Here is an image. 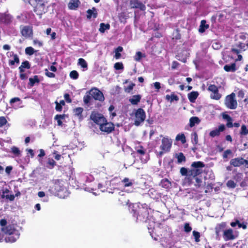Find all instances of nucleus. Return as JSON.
Listing matches in <instances>:
<instances>
[{
    "label": "nucleus",
    "mask_w": 248,
    "mask_h": 248,
    "mask_svg": "<svg viewBox=\"0 0 248 248\" xmlns=\"http://www.w3.org/2000/svg\"><path fill=\"white\" fill-rule=\"evenodd\" d=\"M204 167V163L199 161L193 162L190 169L182 167L180 172L182 176H185L183 180V185L187 186L193 185L197 188L200 187L202 183L201 175L202 173V168Z\"/></svg>",
    "instance_id": "obj_1"
},
{
    "label": "nucleus",
    "mask_w": 248,
    "mask_h": 248,
    "mask_svg": "<svg viewBox=\"0 0 248 248\" xmlns=\"http://www.w3.org/2000/svg\"><path fill=\"white\" fill-rule=\"evenodd\" d=\"M16 227V224H9L5 227L1 228L3 232L8 235L5 238L6 242L14 243L19 238L20 233Z\"/></svg>",
    "instance_id": "obj_2"
},
{
    "label": "nucleus",
    "mask_w": 248,
    "mask_h": 248,
    "mask_svg": "<svg viewBox=\"0 0 248 248\" xmlns=\"http://www.w3.org/2000/svg\"><path fill=\"white\" fill-rule=\"evenodd\" d=\"M31 5L33 7V11L40 17L47 12L48 0H32Z\"/></svg>",
    "instance_id": "obj_3"
},
{
    "label": "nucleus",
    "mask_w": 248,
    "mask_h": 248,
    "mask_svg": "<svg viewBox=\"0 0 248 248\" xmlns=\"http://www.w3.org/2000/svg\"><path fill=\"white\" fill-rule=\"evenodd\" d=\"M171 146V140L168 138L163 137L161 140V144L160 146L161 151L157 153V156L161 157L164 153L169 152Z\"/></svg>",
    "instance_id": "obj_4"
},
{
    "label": "nucleus",
    "mask_w": 248,
    "mask_h": 248,
    "mask_svg": "<svg viewBox=\"0 0 248 248\" xmlns=\"http://www.w3.org/2000/svg\"><path fill=\"white\" fill-rule=\"evenodd\" d=\"M224 104L226 107L231 109H235L237 107V102L235 99V94L232 93L226 96Z\"/></svg>",
    "instance_id": "obj_5"
},
{
    "label": "nucleus",
    "mask_w": 248,
    "mask_h": 248,
    "mask_svg": "<svg viewBox=\"0 0 248 248\" xmlns=\"http://www.w3.org/2000/svg\"><path fill=\"white\" fill-rule=\"evenodd\" d=\"M135 125L139 126L140 124L143 122L146 118V113L143 109L141 108H138L135 112Z\"/></svg>",
    "instance_id": "obj_6"
},
{
    "label": "nucleus",
    "mask_w": 248,
    "mask_h": 248,
    "mask_svg": "<svg viewBox=\"0 0 248 248\" xmlns=\"http://www.w3.org/2000/svg\"><path fill=\"white\" fill-rule=\"evenodd\" d=\"M90 119L96 124L100 126L102 124L106 122V118L100 113L93 111L90 115Z\"/></svg>",
    "instance_id": "obj_7"
},
{
    "label": "nucleus",
    "mask_w": 248,
    "mask_h": 248,
    "mask_svg": "<svg viewBox=\"0 0 248 248\" xmlns=\"http://www.w3.org/2000/svg\"><path fill=\"white\" fill-rule=\"evenodd\" d=\"M115 125L113 123L111 122H108L106 120V122L102 124L100 126H99V129L100 131L107 133L108 134L111 133L114 130Z\"/></svg>",
    "instance_id": "obj_8"
},
{
    "label": "nucleus",
    "mask_w": 248,
    "mask_h": 248,
    "mask_svg": "<svg viewBox=\"0 0 248 248\" xmlns=\"http://www.w3.org/2000/svg\"><path fill=\"white\" fill-rule=\"evenodd\" d=\"M208 90L212 92L210 94L211 98L217 100L221 98V94L219 93L218 89L215 85H210L208 87Z\"/></svg>",
    "instance_id": "obj_9"
},
{
    "label": "nucleus",
    "mask_w": 248,
    "mask_h": 248,
    "mask_svg": "<svg viewBox=\"0 0 248 248\" xmlns=\"http://www.w3.org/2000/svg\"><path fill=\"white\" fill-rule=\"evenodd\" d=\"M90 93L92 97L96 100L103 101L105 99L102 92L96 88H92L90 91Z\"/></svg>",
    "instance_id": "obj_10"
},
{
    "label": "nucleus",
    "mask_w": 248,
    "mask_h": 248,
    "mask_svg": "<svg viewBox=\"0 0 248 248\" xmlns=\"http://www.w3.org/2000/svg\"><path fill=\"white\" fill-rule=\"evenodd\" d=\"M223 237L225 241H227L235 239L237 237V235L234 234L232 229L229 228L223 231Z\"/></svg>",
    "instance_id": "obj_11"
},
{
    "label": "nucleus",
    "mask_w": 248,
    "mask_h": 248,
    "mask_svg": "<svg viewBox=\"0 0 248 248\" xmlns=\"http://www.w3.org/2000/svg\"><path fill=\"white\" fill-rule=\"evenodd\" d=\"M143 210L144 211L141 212L140 214L138 216V213H137L135 210H132V211H133V216L136 217L137 219H138L139 217V219L141 221H146L148 218L149 212L147 209H143Z\"/></svg>",
    "instance_id": "obj_12"
},
{
    "label": "nucleus",
    "mask_w": 248,
    "mask_h": 248,
    "mask_svg": "<svg viewBox=\"0 0 248 248\" xmlns=\"http://www.w3.org/2000/svg\"><path fill=\"white\" fill-rule=\"evenodd\" d=\"M130 6L131 8L139 9L141 11H144L146 9L145 5L139 0H131Z\"/></svg>",
    "instance_id": "obj_13"
},
{
    "label": "nucleus",
    "mask_w": 248,
    "mask_h": 248,
    "mask_svg": "<svg viewBox=\"0 0 248 248\" xmlns=\"http://www.w3.org/2000/svg\"><path fill=\"white\" fill-rule=\"evenodd\" d=\"M21 33L22 36L25 37H30L33 35L32 27L25 26L21 30Z\"/></svg>",
    "instance_id": "obj_14"
},
{
    "label": "nucleus",
    "mask_w": 248,
    "mask_h": 248,
    "mask_svg": "<svg viewBox=\"0 0 248 248\" xmlns=\"http://www.w3.org/2000/svg\"><path fill=\"white\" fill-rule=\"evenodd\" d=\"M225 130V126L223 124L219 125L217 129H216L211 131L209 133V136L212 138L218 136L221 132H223Z\"/></svg>",
    "instance_id": "obj_15"
},
{
    "label": "nucleus",
    "mask_w": 248,
    "mask_h": 248,
    "mask_svg": "<svg viewBox=\"0 0 248 248\" xmlns=\"http://www.w3.org/2000/svg\"><path fill=\"white\" fill-rule=\"evenodd\" d=\"M226 223L225 222H222L217 225L215 227V232L217 237H219L220 232H223L225 228L226 227Z\"/></svg>",
    "instance_id": "obj_16"
},
{
    "label": "nucleus",
    "mask_w": 248,
    "mask_h": 248,
    "mask_svg": "<svg viewBox=\"0 0 248 248\" xmlns=\"http://www.w3.org/2000/svg\"><path fill=\"white\" fill-rule=\"evenodd\" d=\"M244 160L243 157H237L231 159L230 163L234 167H240L244 164Z\"/></svg>",
    "instance_id": "obj_17"
},
{
    "label": "nucleus",
    "mask_w": 248,
    "mask_h": 248,
    "mask_svg": "<svg viewBox=\"0 0 248 248\" xmlns=\"http://www.w3.org/2000/svg\"><path fill=\"white\" fill-rule=\"evenodd\" d=\"M11 16L9 14H1L0 15V22L5 24H10L12 21Z\"/></svg>",
    "instance_id": "obj_18"
},
{
    "label": "nucleus",
    "mask_w": 248,
    "mask_h": 248,
    "mask_svg": "<svg viewBox=\"0 0 248 248\" xmlns=\"http://www.w3.org/2000/svg\"><path fill=\"white\" fill-rule=\"evenodd\" d=\"M97 12L95 7H93L92 9H88L87 11V18L90 19L92 17L95 18L97 16Z\"/></svg>",
    "instance_id": "obj_19"
},
{
    "label": "nucleus",
    "mask_w": 248,
    "mask_h": 248,
    "mask_svg": "<svg viewBox=\"0 0 248 248\" xmlns=\"http://www.w3.org/2000/svg\"><path fill=\"white\" fill-rule=\"evenodd\" d=\"M80 4V2L79 0H71L68 4V7L70 10H76Z\"/></svg>",
    "instance_id": "obj_20"
},
{
    "label": "nucleus",
    "mask_w": 248,
    "mask_h": 248,
    "mask_svg": "<svg viewBox=\"0 0 248 248\" xmlns=\"http://www.w3.org/2000/svg\"><path fill=\"white\" fill-rule=\"evenodd\" d=\"M222 118L223 119L226 120L227 122L226 124V126L228 128L232 127V118L227 114L223 113L222 114Z\"/></svg>",
    "instance_id": "obj_21"
},
{
    "label": "nucleus",
    "mask_w": 248,
    "mask_h": 248,
    "mask_svg": "<svg viewBox=\"0 0 248 248\" xmlns=\"http://www.w3.org/2000/svg\"><path fill=\"white\" fill-rule=\"evenodd\" d=\"M141 98L140 94L134 95L129 99V101L132 105H136L140 102Z\"/></svg>",
    "instance_id": "obj_22"
},
{
    "label": "nucleus",
    "mask_w": 248,
    "mask_h": 248,
    "mask_svg": "<svg viewBox=\"0 0 248 248\" xmlns=\"http://www.w3.org/2000/svg\"><path fill=\"white\" fill-rule=\"evenodd\" d=\"M159 185L163 188L168 189L170 187L171 183L168 179L164 178L161 181Z\"/></svg>",
    "instance_id": "obj_23"
},
{
    "label": "nucleus",
    "mask_w": 248,
    "mask_h": 248,
    "mask_svg": "<svg viewBox=\"0 0 248 248\" xmlns=\"http://www.w3.org/2000/svg\"><path fill=\"white\" fill-rule=\"evenodd\" d=\"M198 95L199 93L198 92L193 91L188 94V98L190 102L194 103L197 98Z\"/></svg>",
    "instance_id": "obj_24"
},
{
    "label": "nucleus",
    "mask_w": 248,
    "mask_h": 248,
    "mask_svg": "<svg viewBox=\"0 0 248 248\" xmlns=\"http://www.w3.org/2000/svg\"><path fill=\"white\" fill-rule=\"evenodd\" d=\"M209 26L206 24V21L205 20H202L201 22L200 27L199 29V31L201 33L204 32L205 30L208 29Z\"/></svg>",
    "instance_id": "obj_25"
},
{
    "label": "nucleus",
    "mask_w": 248,
    "mask_h": 248,
    "mask_svg": "<svg viewBox=\"0 0 248 248\" xmlns=\"http://www.w3.org/2000/svg\"><path fill=\"white\" fill-rule=\"evenodd\" d=\"M73 111L75 113V115L77 116L79 119H83L82 112L83 111V108L81 107L76 108L74 109Z\"/></svg>",
    "instance_id": "obj_26"
},
{
    "label": "nucleus",
    "mask_w": 248,
    "mask_h": 248,
    "mask_svg": "<svg viewBox=\"0 0 248 248\" xmlns=\"http://www.w3.org/2000/svg\"><path fill=\"white\" fill-rule=\"evenodd\" d=\"M31 68V64L28 61H24L22 62L21 65L19 67L20 73L24 72V68L30 69Z\"/></svg>",
    "instance_id": "obj_27"
},
{
    "label": "nucleus",
    "mask_w": 248,
    "mask_h": 248,
    "mask_svg": "<svg viewBox=\"0 0 248 248\" xmlns=\"http://www.w3.org/2000/svg\"><path fill=\"white\" fill-rule=\"evenodd\" d=\"M224 69L226 72H234L236 71V64L235 63H232L231 64H226L224 66Z\"/></svg>",
    "instance_id": "obj_28"
},
{
    "label": "nucleus",
    "mask_w": 248,
    "mask_h": 248,
    "mask_svg": "<svg viewBox=\"0 0 248 248\" xmlns=\"http://www.w3.org/2000/svg\"><path fill=\"white\" fill-rule=\"evenodd\" d=\"M39 82L40 80L38 78V76L35 75L33 76V78H29V82L28 83V85L31 87L34 85L35 83H39Z\"/></svg>",
    "instance_id": "obj_29"
},
{
    "label": "nucleus",
    "mask_w": 248,
    "mask_h": 248,
    "mask_svg": "<svg viewBox=\"0 0 248 248\" xmlns=\"http://www.w3.org/2000/svg\"><path fill=\"white\" fill-rule=\"evenodd\" d=\"M200 122V120L197 117H192L189 119V125L190 127H193L195 124H198Z\"/></svg>",
    "instance_id": "obj_30"
},
{
    "label": "nucleus",
    "mask_w": 248,
    "mask_h": 248,
    "mask_svg": "<svg viewBox=\"0 0 248 248\" xmlns=\"http://www.w3.org/2000/svg\"><path fill=\"white\" fill-rule=\"evenodd\" d=\"M110 27V25L108 23L105 24L104 23H101L100 24L99 31L101 33H104L105 31L107 30H109Z\"/></svg>",
    "instance_id": "obj_31"
},
{
    "label": "nucleus",
    "mask_w": 248,
    "mask_h": 248,
    "mask_svg": "<svg viewBox=\"0 0 248 248\" xmlns=\"http://www.w3.org/2000/svg\"><path fill=\"white\" fill-rule=\"evenodd\" d=\"M176 157L177 159V163L180 164L186 161V158L183 153H179L176 154Z\"/></svg>",
    "instance_id": "obj_32"
},
{
    "label": "nucleus",
    "mask_w": 248,
    "mask_h": 248,
    "mask_svg": "<svg viewBox=\"0 0 248 248\" xmlns=\"http://www.w3.org/2000/svg\"><path fill=\"white\" fill-rule=\"evenodd\" d=\"M123 51V48L122 46H119L115 49V58L116 59H119L121 57V54L120 52Z\"/></svg>",
    "instance_id": "obj_33"
},
{
    "label": "nucleus",
    "mask_w": 248,
    "mask_h": 248,
    "mask_svg": "<svg viewBox=\"0 0 248 248\" xmlns=\"http://www.w3.org/2000/svg\"><path fill=\"white\" fill-rule=\"evenodd\" d=\"M121 182L123 184L124 187L131 186L133 185L132 180L126 177L122 180Z\"/></svg>",
    "instance_id": "obj_34"
},
{
    "label": "nucleus",
    "mask_w": 248,
    "mask_h": 248,
    "mask_svg": "<svg viewBox=\"0 0 248 248\" xmlns=\"http://www.w3.org/2000/svg\"><path fill=\"white\" fill-rule=\"evenodd\" d=\"M56 165V162L52 158H48L46 163V167L52 169Z\"/></svg>",
    "instance_id": "obj_35"
},
{
    "label": "nucleus",
    "mask_w": 248,
    "mask_h": 248,
    "mask_svg": "<svg viewBox=\"0 0 248 248\" xmlns=\"http://www.w3.org/2000/svg\"><path fill=\"white\" fill-rule=\"evenodd\" d=\"M64 118V115H59L57 114L56 115L54 119L55 120H57V124L59 126H62V119H63Z\"/></svg>",
    "instance_id": "obj_36"
},
{
    "label": "nucleus",
    "mask_w": 248,
    "mask_h": 248,
    "mask_svg": "<svg viewBox=\"0 0 248 248\" xmlns=\"http://www.w3.org/2000/svg\"><path fill=\"white\" fill-rule=\"evenodd\" d=\"M243 178V174L241 172L236 173L233 177V179L237 182H241Z\"/></svg>",
    "instance_id": "obj_37"
},
{
    "label": "nucleus",
    "mask_w": 248,
    "mask_h": 248,
    "mask_svg": "<svg viewBox=\"0 0 248 248\" xmlns=\"http://www.w3.org/2000/svg\"><path fill=\"white\" fill-rule=\"evenodd\" d=\"M78 64L83 68H88V64L86 61L83 58H79L78 60Z\"/></svg>",
    "instance_id": "obj_38"
},
{
    "label": "nucleus",
    "mask_w": 248,
    "mask_h": 248,
    "mask_svg": "<svg viewBox=\"0 0 248 248\" xmlns=\"http://www.w3.org/2000/svg\"><path fill=\"white\" fill-rule=\"evenodd\" d=\"M14 60H10L9 61V65H14L15 63H19V59L18 56L17 54H14Z\"/></svg>",
    "instance_id": "obj_39"
},
{
    "label": "nucleus",
    "mask_w": 248,
    "mask_h": 248,
    "mask_svg": "<svg viewBox=\"0 0 248 248\" xmlns=\"http://www.w3.org/2000/svg\"><path fill=\"white\" fill-rule=\"evenodd\" d=\"M136 150V153L140 155H143L146 153V149L142 146L137 147Z\"/></svg>",
    "instance_id": "obj_40"
},
{
    "label": "nucleus",
    "mask_w": 248,
    "mask_h": 248,
    "mask_svg": "<svg viewBox=\"0 0 248 248\" xmlns=\"http://www.w3.org/2000/svg\"><path fill=\"white\" fill-rule=\"evenodd\" d=\"M11 152L16 156H19L21 152L18 148L16 146H13L11 148Z\"/></svg>",
    "instance_id": "obj_41"
},
{
    "label": "nucleus",
    "mask_w": 248,
    "mask_h": 248,
    "mask_svg": "<svg viewBox=\"0 0 248 248\" xmlns=\"http://www.w3.org/2000/svg\"><path fill=\"white\" fill-rule=\"evenodd\" d=\"M177 141L180 140L182 143H185L186 142V137L184 134H178L175 138Z\"/></svg>",
    "instance_id": "obj_42"
},
{
    "label": "nucleus",
    "mask_w": 248,
    "mask_h": 248,
    "mask_svg": "<svg viewBox=\"0 0 248 248\" xmlns=\"http://www.w3.org/2000/svg\"><path fill=\"white\" fill-rule=\"evenodd\" d=\"M25 53L27 55H32L36 51L31 46L27 47L25 48Z\"/></svg>",
    "instance_id": "obj_43"
},
{
    "label": "nucleus",
    "mask_w": 248,
    "mask_h": 248,
    "mask_svg": "<svg viewBox=\"0 0 248 248\" xmlns=\"http://www.w3.org/2000/svg\"><path fill=\"white\" fill-rule=\"evenodd\" d=\"M69 76L73 79H77L79 77V74L77 71L73 70L70 73Z\"/></svg>",
    "instance_id": "obj_44"
},
{
    "label": "nucleus",
    "mask_w": 248,
    "mask_h": 248,
    "mask_svg": "<svg viewBox=\"0 0 248 248\" xmlns=\"http://www.w3.org/2000/svg\"><path fill=\"white\" fill-rule=\"evenodd\" d=\"M193 235L194 237L195 241L196 242H199L200 241V233L199 232L193 231Z\"/></svg>",
    "instance_id": "obj_45"
},
{
    "label": "nucleus",
    "mask_w": 248,
    "mask_h": 248,
    "mask_svg": "<svg viewBox=\"0 0 248 248\" xmlns=\"http://www.w3.org/2000/svg\"><path fill=\"white\" fill-rule=\"evenodd\" d=\"M240 134L241 135H246L248 134V129H247V126L245 124L242 125Z\"/></svg>",
    "instance_id": "obj_46"
},
{
    "label": "nucleus",
    "mask_w": 248,
    "mask_h": 248,
    "mask_svg": "<svg viewBox=\"0 0 248 248\" xmlns=\"http://www.w3.org/2000/svg\"><path fill=\"white\" fill-rule=\"evenodd\" d=\"M142 57V54L140 51L136 52L135 56L134 57V59L136 62H139Z\"/></svg>",
    "instance_id": "obj_47"
},
{
    "label": "nucleus",
    "mask_w": 248,
    "mask_h": 248,
    "mask_svg": "<svg viewBox=\"0 0 248 248\" xmlns=\"http://www.w3.org/2000/svg\"><path fill=\"white\" fill-rule=\"evenodd\" d=\"M114 67L117 70H123L124 68L123 63L121 62L115 63L114 64Z\"/></svg>",
    "instance_id": "obj_48"
},
{
    "label": "nucleus",
    "mask_w": 248,
    "mask_h": 248,
    "mask_svg": "<svg viewBox=\"0 0 248 248\" xmlns=\"http://www.w3.org/2000/svg\"><path fill=\"white\" fill-rule=\"evenodd\" d=\"M135 86V84L133 83H132L128 86L126 87H125L124 88V90L126 93H129L133 89V88Z\"/></svg>",
    "instance_id": "obj_49"
},
{
    "label": "nucleus",
    "mask_w": 248,
    "mask_h": 248,
    "mask_svg": "<svg viewBox=\"0 0 248 248\" xmlns=\"http://www.w3.org/2000/svg\"><path fill=\"white\" fill-rule=\"evenodd\" d=\"M227 186L229 188H234L236 187V184L233 180H229L227 184Z\"/></svg>",
    "instance_id": "obj_50"
},
{
    "label": "nucleus",
    "mask_w": 248,
    "mask_h": 248,
    "mask_svg": "<svg viewBox=\"0 0 248 248\" xmlns=\"http://www.w3.org/2000/svg\"><path fill=\"white\" fill-rule=\"evenodd\" d=\"M7 123V121L5 117H0V128L5 125Z\"/></svg>",
    "instance_id": "obj_51"
},
{
    "label": "nucleus",
    "mask_w": 248,
    "mask_h": 248,
    "mask_svg": "<svg viewBox=\"0 0 248 248\" xmlns=\"http://www.w3.org/2000/svg\"><path fill=\"white\" fill-rule=\"evenodd\" d=\"M45 75L48 78H54L55 77V74L53 73L49 72L47 69H45Z\"/></svg>",
    "instance_id": "obj_52"
},
{
    "label": "nucleus",
    "mask_w": 248,
    "mask_h": 248,
    "mask_svg": "<svg viewBox=\"0 0 248 248\" xmlns=\"http://www.w3.org/2000/svg\"><path fill=\"white\" fill-rule=\"evenodd\" d=\"M91 99H92V97L90 95L87 94V95H84L83 97L84 103L86 105L90 103Z\"/></svg>",
    "instance_id": "obj_53"
},
{
    "label": "nucleus",
    "mask_w": 248,
    "mask_h": 248,
    "mask_svg": "<svg viewBox=\"0 0 248 248\" xmlns=\"http://www.w3.org/2000/svg\"><path fill=\"white\" fill-rule=\"evenodd\" d=\"M192 136L193 139V143L194 144H197L198 143V136L197 133L196 132H194L192 134Z\"/></svg>",
    "instance_id": "obj_54"
},
{
    "label": "nucleus",
    "mask_w": 248,
    "mask_h": 248,
    "mask_svg": "<svg viewBox=\"0 0 248 248\" xmlns=\"http://www.w3.org/2000/svg\"><path fill=\"white\" fill-rule=\"evenodd\" d=\"M192 230V228L190 226L189 224L186 223L184 225V231L186 232H189Z\"/></svg>",
    "instance_id": "obj_55"
},
{
    "label": "nucleus",
    "mask_w": 248,
    "mask_h": 248,
    "mask_svg": "<svg viewBox=\"0 0 248 248\" xmlns=\"http://www.w3.org/2000/svg\"><path fill=\"white\" fill-rule=\"evenodd\" d=\"M56 104V107H55V109L56 111L61 112L62 110V106L61 104H59V102L58 101H55Z\"/></svg>",
    "instance_id": "obj_56"
},
{
    "label": "nucleus",
    "mask_w": 248,
    "mask_h": 248,
    "mask_svg": "<svg viewBox=\"0 0 248 248\" xmlns=\"http://www.w3.org/2000/svg\"><path fill=\"white\" fill-rule=\"evenodd\" d=\"M232 153V151L230 149H227L226 150L223 154V158H227L229 155H230Z\"/></svg>",
    "instance_id": "obj_57"
},
{
    "label": "nucleus",
    "mask_w": 248,
    "mask_h": 248,
    "mask_svg": "<svg viewBox=\"0 0 248 248\" xmlns=\"http://www.w3.org/2000/svg\"><path fill=\"white\" fill-rule=\"evenodd\" d=\"M247 47L246 46V44L243 43H240L238 45V47L242 50H245L248 47V44H247Z\"/></svg>",
    "instance_id": "obj_58"
},
{
    "label": "nucleus",
    "mask_w": 248,
    "mask_h": 248,
    "mask_svg": "<svg viewBox=\"0 0 248 248\" xmlns=\"http://www.w3.org/2000/svg\"><path fill=\"white\" fill-rule=\"evenodd\" d=\"M179 100V97L177 95L172 93L170 95V102H172L173 101H178Z\"/></svg>",
    "instance_id": "obj_59"
},
{
    "label": "nucleus",
    "mask_w": 248,
    "mask_h": 248,
    "mask_svg": "<svg viewBox=\"0 0 248 248\" xmlns=\"http://www.w3.org/2000/svg\"><path fill=\"white\" fill-rule=\"evenodd\" d=\"M64 97L67 103H70L72 102V100L70 98V95L68 93H65Z\"/></svg>",
    "instance_id": "obj_60"
},
{
    "label": "nucleus",
    "mask_w": 248,
    "mask_h": 248,
    "mask_svg": "<svg viewBox=\"0 0 248 248\" xmlns=\"http://www.w3.org/2000/svg\"><path fill=\"white\" fill-rule=\"evenodd\" d=\"M180 64L177 61H173L171 65V69H175L178 68Z\"/></svg>",
    "instance_id": "obj_61"
},
{
    "label": "nucleus",
    "mask_w": 248,
    "mask_h": 248,
    "mask_svg": "<svg viewBox=\"0 0 248 248\" xmlns=\"http://www.w3.org/2000/svg\"><path fill=\"white\" fill-rule=\"evenodd\" d=\"M7 220L5 219H2L0 221V225L2 227H5L6 226H7Z\"/></svg>",
    "instance_id": "obj_62"
},
{
    "label": "nucleus",
    "mask_w": 248,
    "mask_h": 248,
    "mask_svg": "<svg viewBox=\"0 0 248 248\" xmlns=\"http://www.w3.org/2000/svg\"><path fill=\"white\" fill-rule=\"evenodd\" d=\"M5 198L9 200L10 201H13L15 200V195L13 194L5 195Z\"/></svg>",
    "instance_id": "obj_63"
},
{
    "label": "nucleus",
    "mask_w": 248,
    "mask_h": 248,
    "mask_svg": "<svg viewBox=\"0 0 248 248\" xmlns=\"http://www.w3.org/2000/svg\"><path fill=\"white\" fill-rule=\"evenodd\" d=\"M12 170L13 167L12 166H7L5 168V172H6L7 174H10Z\"/></svg>",
    "instance_id": "obj_64"
}]
</instances>
